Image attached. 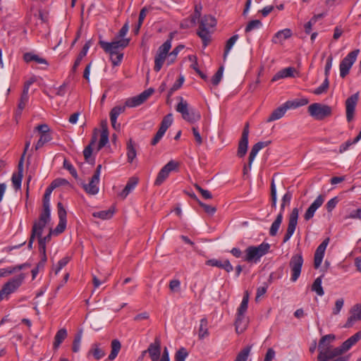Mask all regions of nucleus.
Wrapping results in <instances>:
<instances>
[{"label": "nucleus", "mask_w": 361, "mask_h": 361, "mask_svg": "<svg viewBox=\"0 0 361 361\" xmlns=\"http://www.w3.org/2000/svg\"><path fill=\"white\" fill-rule=\"evenodd\" d=\"M335 336L328 334L322 337L319 342V355L317 361H328L336 356L341 355L349 350L357 342L361 339V331H358L345 341L341 345L333 348L331 343L334 341Z\"/></svg>", "instance_id": "nucleus-1"}, {"label": "nucleus", "mask_w": 361, "mask_h": 361, "mask_svg": "<svg viewBox=\"0 0 361 361\" xmlns=\"http://www.w3.org/2000/svg\"><path fill=\"white\" fill-rule=\"evenodd\" d=\"M197 35L203 42L204 47H206L211 41V35L216 25V20L211 15L204 16L199 22Z\"/></svg>", "instance_id": "nucleus-2"}, {"label": "nucleus", "mask_w": 361, "mask_h": 361, "mask_svg": "<svg viewBox=\"0 0 361 361\" xmlns=\"http://www.w3.org/2000/svg\"><path fill=\"white\" fill-rule=\"evenodd\" d=\"M270 250V245L267 243H262L258 245L248 246L245 250L243 261L247 263H258L261 258L266 255Z\"/></svg>", "instance_id": "nucleus-3"}, {"label": "nucleus", "mask_w": 361, "mask_h": 361, "mask_svg": "<svg viewBox=\"0 0 361 361\" xmlns=\"http://www.w3.org/2000/svg\"><path fill=\"white\" fill-rule=\"evenodd\" d=\"M177 99L179 102L176 107V110L181 114L182 118L185 121L190 123H194L200 119V113L197 109L190 106L188 102L183 97H179Z\"/></svg>", "instance_id": "nucleus-4"}, {"label": "nucleus", "mask_w": 361, "mask_h": 361, "mask_svg": "<svg viewBox=\"0 0 361 361\" xmlns=\"http://www.w3.org/2000/svg\"><path fill=\"white\" fill-rule=\"evenodd\" d=\"M25 279V275L20 274L7 281L0 290V302L4 299H8V296L16 292L22 285Z\"/></svg>", "instance_id": "nucleus-5"}, {"label": "nucleus", "mask_w": 361, "mask_h": 361, "mask_svg": "<svg viewBox=\"0 0 361 361\" xmlns=\"http://www.w3.org/2000/svg\"><path fill=\"white\" fill-rule=\"evenodd\" d=\"M309 114L315 120L321 121L332 114V108L322 103H313L308 106Z\"/></svg>", "instance_id": "nucleus-6"}, {"label": "nucleus", "mask_w": 361, "mask_h": 361, "mask_svg": "<svg viewBox=\"0 0 361 361\" xmlns=\"http://www.w3.org/2000/svg\"><path fill=\"white\" fill-rule=\"evenodd\" d=\"M171 48V40H166L162 45H161L154 57V69L156 72H159L163 66L165 60L167 61L168 53Z\"/></svg>", "instance_id": "nucleus-7"}, {"label": "nucleus", "mask_w": 361, "mask_h": 361, "mask_svg": "<svg viewBox=\"0 0 361 361\" xmlns=\"http://www.w3.org/2000/svg\"><path fill=\"white\" fill-rule=\"evenodd\" d=\"M99 44L105 52L108 54H116V51H121L128 45L129 39H115L111 42H106L100 40L99 42Z\"/></svg>", "instance_id": "nucleus-8"}, {"label": "nucleus", "mask_w": 361, "mask_h": 361, "mask_svg": "<svg viewBox=\"0 0 361 361\" xmlns=\"http://www.w3.org/2000/svg\"><path fill=\"white\" fill-rule=\"evenodd\" d=\"M359 52V49L352 51L341 61L339 68L341 78H344L349 73L352 66L357 59Z\"/></svg>", "instance_id": "nucleus-9"}, {"label": "nucleus", "mask_w": 361, "mask_h": 361, "mask_svg": "<svg viewBox=\"0 0 361 361\" xmlns=\"http://www.w3.org/2000/svg\"><path fill=\"white\" fill-rule=\"evenodd\" d=\"M303 264V258L301 254H296L292 256L289 266L291 270V281L295 282L299 278L302 266Z\"/></svg>", "instance_id": "nucleus-10"}, {"label": "nucleus", "mask_w": 361, "mask_h": 361, "mask_svg": "<svg viewBox=\"0 0 361 361\" xmlns=\"http://www.w3.org/2000/svg\"><path fill=\"white\" fill-rule=\"evenodd\" d=\"M177 167V162L173 160L169 161L158 173L154 181V185L157 186L161 185L167 179L170 173L176 170Z\"/></svg>", "instance_id": "nucleus-11"}, {"label": "nucleus", "mask_w": 361, "mask_h": 361, "mask_svg": "<svg viewBox=\"0 0 361 361\" xmlns=\"http://www.w3.org/2000/svg\"><path fill=\"white\" fill-rule=\"evenodd\" d=\"M51 220V212L42 211L37 221L34 222L32 233L36 236L42 235L44 228Z\"/></svg>", "instance_id": "nucleus-12"}, {"label": "nucleus", "mask_w": 361, "mask_h": 361, "mask_svg": "<svg viewBox=\"0 0 361 361\" xmlns=\"http://www.w3.org/2000/svg\"><path fill=\"white\" fill-rule=\"evenodd\" d=\"M299 216V210L298 208H293L291 213L288 216V228L286 232V234L283 237V243H286L290 240V238L293 235L297 224H298V219Z\"/></svg>", "instance_id": "nucleus-13"}, {"label": "nucleus", "mask_w": 361, "mask_h": 361, "mask_svg": "<svg viewBox=\"0 0 361 361\" xmlns=\"http://www.w3.org/2000/svg\"><path fill=\"white\" fill-rule=\"evenodd\" d=\"M358 97L359 94L357 92L351 95L345 101L346 119L348 122L352 121L354 118V114L358 101Z\"/></svg>", "instance_id": "nucleus-14"}, {"label": "nucleus", "mask_w": 361, "mask_h": 361, "mask_svg": "<svg viewBox=\"0 0 361 361\" xmlns=\"http://www.w3.org/2000/svg\"><path fill=\"white\" fill-rule=\"evenodd\" d=\"M148 353L152 361H159L161 355V341L156 337L154 341L149 344L147 350L142 352V354Z\"/></svg>", "instance_id": "nucleus-15"}, {"label": "nucleus", "mask_w": 361, "mask_h": 361, "mask_svg": "<svg viewBox=\"0 0 361 361\" xmlns=\"http://www.w3.org/2000/svg\"><path fill=\"white\" fill-rule=\"evenodd\" d=\"M57 207L59 221L54 229V233L56 234H60L64 231L66 227V211L61 202L58 203Z\"/></svg>", "instance_id": "nucleus-16"}, {"label": "nucleus", "mask_w": 361, "mask_h": 361, "mask_svg": "<svg viewBox=\"0 0 361 361\" xmlns=\"http://www.w3.org/2000/svg\"><path fill=\"white\" fill-rule=\"evenodd\" d=\"M249 135V124L246 123L243 129L240 140L238 144L237 154L240 157H244L247 150Z\"/></svg>", "instance_id": "nucleus-17"}, {"label": "nucleus", "mask_w": 361, "mask_h": 361, "mask_svg": "<svg viewBox=\"0 0 361 361\" xmlns=\"http://www.w3.org/2000/svg\"><path fill=\"white\" fill-rule=\"evenodd\" d=\"M324 200L325 197L323 195H319L316 198V200L307 208L304 214V219L305 221H309L314 216L315 212L323 204Z\"/></svg>", "instance_id": "nucleus-18"}, {"label": "nucleus", "mask_w": 361, "mask_h": 361, "mask_svg": "<svg viewBox=\"0 0 361 361\" xmlns=\"http://www.w3.org/2000/svg\"><path fill=\"white\" fill-rule=\"evenodd\" d=\"M329 243V238H326L317 248L314 253V266L318 269L323 260L325 250Z\"/></svg>", "instance_id": "nucleus-19"}, {"label": "nucleus", "mask_w": 361, "mask_h": 361, "mask_svg": "<svg viewBox=\"0 0 361 361\" xmlns=\"http://www.w3.org/2000/svg\"><path fill=\"white\" fill-rule=\"evenodd\" d=\"M351 315L348 317L345 324V328H350L357 321L361 320V304L354 305L350 311Z\"/></svg>", "instance_id": "nucleus-20"}, {"label": "nucleus", "mask_w": 361, "mask_h": 361, "mask_svg": "<svg viewBox=\"0 0 361 361\" xmlns=\"http://www.w3.org/2000/svg\"><path fill=\"white\" fill-rule=\"evenodd\" d=\"M23 156L21 157L18 166V172L13 173L11 178V181L13 187L16 190H20L21 188V183L23 179Z\"/></svg>", "instance_id": "nucleus-21"}, {"label": "nucleus", "mask_w": 361, "mask_h": 361, "mask_svg": "<svg viewBox=\"0 0 361 361\" xmlns=\"http://www.w3.org/2000/svg\"><path fill=\"white\" fill-rule=\"evenodd\" d=\"M206 264L209 266L224 269L227 272H231L233 269V266L228 259L219 260L212 259L207 261Z\"/></svg>", "instance_id": "nucleus-22"}, {"label": "nucleus", "mask_w": 361, "mask_h": 361, "mask_svg": "<svg viewBox=\"0 0 361 361\" xmlns=\"http://www.w3.org/2000/svg\"><path fill=\"white\" fill-rule=\"evenodd\" d=\"M109 142V130L106 121H103L101 123V135L98 144L97 150L104 147Z\"/></svg>", "instance_id": "nucleus-23"}, {"label": "nucleus", "mask_w": 361, "mask_h": 361, "mask_svg": "<svg viewBox=\"0 0 361 361\" xmlns=\"http://www.w3.org/2000/svg\"><path fill=\"white\" fill-rule=\"evenodd\" d=\"M99 178L92 176L89 183L83 185V188L90 195H96L99 192Z\"/></svg>", "instance_id": "nucleus-24"}, {"label": "nucleus", "mask_w": 361, "mask_h": 361, "mask_svg": "<svg viewBox=\"0 0 361 361\" xmlns=\"http://www.w3.org/2000/svg\"><path fill=\"white\" fill-rule=\"evenodd\" d=\"M291 35V30L286 28L277 32L273 37L271 41L274 44H282L286 39L290 38Z\"/></svg>", "instance_id": "nucleus-25"}, {"label": "nucleus", "mask_w": 361, "mask_h": 361, "mask_svg": "<svg viewBox=\"0 0 361 361\" xmlns=\"http://www.w3.org/2000/svg\"><path fill=\"white\" fill-rule=\"evenodd\" d=\"M137 183L138 178L136 177H131L128 180L123 190L119 193V197L122 199H125L128 195V194L134 190Z\"/></svg>", "instance_id": "nucleus-26"}, {"label": "nucleus", "mask_w": 361, "mask_h": 361, "mask_svg": "<svg viewBox=\"0 0 361 361\" xmlns=\"http://www.w3.org/2000/svg\"><path fill=\"white\" fill-rule=\"evenodd\" d=\"M248 325V319L245 315L236 314L235 326V331L238 334L243 333Z\"/></svg>", "instance_id": "nucleus-27"}, {"label": "nucleus", "mask_w": 361, "mask_h": 361, "mask_svg": "<svg viewBox=\"0 0 361 361\" xmlns=\"http://www.w3.org/2000/svg\"><path fill=\"white\" fill-rule=\"evenodd\" d=\"M23 59L26 63H30L31 61H35L39 64H43L46 66H48V62L47 60L42 57H40L39 55L33 53V52H27L23 55Z\"/></svg>", "instance_id": "nucleus-28"}, {"label": "nucleus", "mask_w": 361, "mask_h": 361, "mask_svg": "<svg viewBox=\"0 0 361 361\" xmlns=\"http://www.w3.org/2000/svg\"><path fill=\"white\" fill-rule=\"evenodd\" d=\"M288 109L285 103L273 111L271 115L267 119V122H272L281 118L287 111Z\"/></svg>", "instance_id": "nucleus-29"}, {"label": "nucleus", "mask_w": 361, "mask_h": 361, "mask_svg": "<svg viewBox=\"0 0 361 361\" xmlns=\"http://www.w3.org/2000/svg\"><path fill=\"white\" fill-rule=\"evenodd\" d=\"M295 72V69L293 67H288L279 71L272 78V81H276L278 80L286 78L293 77V74Z\"/></svg>", "instance_id": "nucleus-30"}, {"label": "nucleus", "mask_w": 361, "mask_h": 361, "mask_svg": "<svg viewBox=\"0 0 361 361\" xmlns=\"http://www.w3.org/2000/svg\"><path fill=\"white\" fill-rule=\"evenodd\" d=\"M309 103V100L307 98H300V99H295L293 100H288L286 102H285V104L286 106V108L288 109H297L300 106H305Z\"/></svg>", "instance_id": "nucleus-31"}, {"label": "nucleus", "mask_w": 361, "mask_h": 361, "mask_svg": "<svg viewBox=\"0 0 361 361\" xmlns=\"http://www.w3.org/2000/svg\"><path fill=\"white\" fill-rule=\"evenodd\" d=\"M67 336V331L65 329H61L56 332L53 343V347L55 350L58 349L60 345L66 338Z\"/></svg>", "instance_id": "nucleus-32"}, {"label": "nucleus", "mask_w": 361, "mask_h": 361, "mask_svg": "<svg viewBox=\"0 0 361 361\" xmlns=\"http://www.w3.org/2000/svg\"><path fill=\"white\" fill-rule=\"evenodd\" d=\"M90 46H91L90 41H88L85 44V45L82 47V49L78 54V56L73 66V71L75 72L76 71L77 68L79 66L82 59L87 55V53Z\"/></svg>", "instance_id": "nucleus-33"}, {"label": "nucleus", "mask_w": 361, "mask_h": 361, "mask_svg": "<svg viewBox=\"0 0 361 361\" xmlns=\"http://www.w3.org/2000/svg\"><path fill=\"white\" fill-rule=\"evenodd\" d=\"M282 220H283V214H282V212H280L279 214L277 215L276 219L274 220V221L272 223L271 226V228H270V230H269V235L271 236H275L277 233H278V231L281 226V224L282 223Z\"/></svg>", "instance_id": "nucleus-34"}, {"label": "nucleus", "mask_w": 361, "mask_h": 361, "mask_svg": "<svg viewBox=\"0 0 361 361\" xmlns=\"http://www.w3.org/2000/svg\"><path fill=\"white\" fill-rule=\"evenodd\" d=\"M92 355L94 359L99 360L106 355L105 351L99 347V345L94 343L88 353V356Z\"/></svg>", "instance_id": "nucleus-35"}, {"label": "nucleus", "mask_w": 361, "mask_h": 361, "mask_svg": "<svg viewBox=\"0 0 361 361\" xmlns=\"http://www.w3.org/2000/svg\"><path fill=\"white\" fill-rule=\"evenodd\" d=\"M111 351L110 355L108 357V359L111 361V360H114L118 355V354L121 350V345L118 340L114 339L111 341Z\"/></svg>", "instance_id": "nucleus-36"}, {"label": "nucleus", "mask_w": 361, "mask_h": 361, "mask_svg": "<svg viewBox=\"0 0 361 361\" xmlns=\"http://www.w3.org/2000/svg\"><path fill=\"white\" fill-rule=\"evenodd\" d=\"M248 301H249V293H248V291H245L244 293V295H243V300L241 301V303L237 310L236 314L245 315V313H246L247 307H248Z\"/></svg>", "instance_id": "nucleus-37"}, {"label": "nucleus", "mask_w": 361, "mask_h": 361, "mask_svg": "<svg viewBox=\"0 0 361 361\" xmlns=\"http://www.w3.org/2000/svg\"><path fill=\"white\" fill-rule=\"evenodd\" d=\"M207 324L208 322L205 318H203L200 320V324L198 331V337L200 339H203L209 336V333L207 328Z\"/></svg>", "instance_id": "nucleus-38"}, {"label": "nucleus", "mask_w": 361, "mask_h": 361, "mask_svg": "<svg viewBox=\"0 0 361 361\" xmlns=\"http://www.w3.org/2000/svg\"><path fill=\"white\" fill-rule=\"evenodd\" d=\"M322 276H319L314 280L312 286V290L315 292L319 296H322L324 294V289L322 286Z\"/></svg>", "instance_id": "nucleus-39"}, {"label": "nucleus", "mask_w": 361, "mask_h": 361, "mask_svg": "<svg viewBox=\"0 0 361 361\" xmlns=\"http://www.w3.org/2000/svg\"><path fill=\"white\" fill-rule=\"evenodd\" d=\"M238 35H234L233 36H232L231 38H229L227 40V42L226 43L224 54V60H226L227 56L228 55L229 51H231V49H232V47H233V45L235 44L236 41L238 40Z\"/></svg>", "instance_id": "nucleus-40"}, {"label": "nucleus", "mask_w": 361, "mask_h": 361, "mask_svg": "<svg viewBox=\"0 0 361 361\" xmlns=\"http://www.w3.org/2000/svg\"><path fill=\"white\" fill-rule=\"evenodd\" d=\"M25 265H19L16 267H11L8 268L4 269H0V278L1 277H5L7 276H9L12 274L13 273L16 272V271L20 270L23 268Z\"/></svg>", "instance_id": "nucleus-41"}, {"label": "nucleus", "mask_w": 361, "mask_h": 361, "mask_svg": "<svg viewBox=\"0 0 361 361\" xmlns=\"http://www.w3.org/2000/svg\"><path fill=\"white\" fill-rule=\"evenodd\" d=\"M183 48H184L183 45H178L176 48H174L171 52L168 53V58H167V64L168 65L173 63L176 61L177 55Z\"/></svg>", "instance_id": "nucleus-42"}, {"label": "nucleus", "mask_w": 361, "mask_h": 361, "mask_svg": "<svg viewBox=\"0 0 361 361\" xmlns=\"http://www.w3.org/2000/svg\"><path fill=\"white\" fill-rule=\"evenodd\" d=\"M96 141H97V137H96V135H94V136H93L90 144L89 145H87L84 149L83 155H84L85 159L87 161H90V159L91 157V155L92 153V145H94L95 144Z\"/></svg>", "instance_id": "nucleus-43"}, {"label": "nucleus", "mask_w": 361, "mask_h": 361, "mask_svg": "<svg viewBox=\"0 0 361 361\" xmlns=\"http://www.w3.org/2000/svg\"><path fill=\"white\" fill-rule=\"evenodd\" d=\"M114 211L111 209L96 212L92 214L93 216L102 219L103 220L109 219L112 217Z\"/></svg>", "instance_id": "nucleus-44"}, {"label": "nucleus", "mask_w": 361, "mask_h": 361, "mask_svg": "<svg viewBox=\"0 0 361 361\" xmlns=\"http://www.w3.org/2000/svg\"><path fill=\"white\" fill-rule=\"evenodd\" d=\"M127 150L128 161L131 163L137 155L135 149L131 140L128 143Z\"/></svg>", "instance_id": "nucleus-45"}, {"label": "nucleus", "mask_w": 361, "mask_h": 361, "mask_svg": "<svg viewBox=\"0 0 361 361\" xmlns=\"http://www.w3.org/2000/svg\"><path fill=\"white\" fill-rule=\"evenodd\" d=\"M51 140V136L49 133L41 134L40 137L35 145V149L37 150L41 148L45 143Z\"/></svg>", "instance_id": "nucleus-46"}, {"label": "nucleus", "mask_w": 361, "mask_h": 361, "mask_svg": "<svg viewBox=\"0 0 361 361\" xmlns=\"http://www.w3.org/2000/svg\"><path fill=\"white\" fill-rule=\"evenodd\" d=\"M329 82L328 78H325L323 83L317 88L313 90V93L316 95H320L326 92L329 88Z\"/></svg>", "instance_id": "nucleus-47"}, {"label": "nucleus", "mask_w": 361, "mask_h": 361, "mask_svg": "<svg viewBox=\"0 0 361 361\" xmlns=\"http://www.w3.org/2000/svg\"><path fill=\"white\" fill-rule=\"evenodd\" d=\"M172 123L173 116L171 114H169L164 117L159 128L166 131L167 129L171 126Z\"/></svg>", "instance_id": "nucleus-48"}, {"label": "nucleus", "mask_w": 361, "mask_h": 361, "mask_svg": "<svg viewBox=\"0 0 361 361\" xmlns=\"http://www.w3.org/2000/svg\"><path fill=\"white\" fill-rule=\"evenodd\" d=\"M110 59L114 66H118L123 58V53L121 51H116V54H109Z\"/></svg>", "instance_id": "nucleus-49"}, {"label": "nucleus", "mask_w": 361, "mask_h": 361, "mask_svg": "<svg viewBox=\"0 0 361 361\" xmlns=\"http://www.w3.org/2000/svg\"><path fill=\"white\" fill-rule=\"evenodd\" d=\"M184 82V77L183 75H180L177 80L175 83L173 85V86L170 88L169 92H168V98L171 97V95L173 94V92L176 90H178L183 85Z\"/></svg>", "instance_id": "nucleus-50"}, {"label": "nucleus", "mask_w": 361, "mask_h": 361, "mask_svg": "<svg viewBox=\"0 0 361 361\" xmlns=\"http://www.w3.org/2000/svg\"><path fill=\"white\" fill-rule=\"evenodd\" d=\"M142 103H144V102L142 101L140 96L137 95L135 97L128 99L126 101V104L128 107H135V106H137L142 104Z\"/></svg>", "instance_id": "nucleus-51"}, {"label": "nucleus", "mask_w": 361, "mask_h": 361, "mask_svg": "<svg viewBox=\"0 0 361 361\" xmlns=\"http://www.w3.org/2000/svg\"><path fill=\"white\" fill-rule=\"evenodd\" d=\"M51 233V231H50L49 234L47 236H45L44 238H42V235L37 236L38 238L39 249L40 252H44L46 251V243L47 241L49 240Z\"/></svg>", "instance_id": "nucleus-52"}, {"label": "nucleus", "mask_w": 361, "mask_h": 361, "mask_svg": "<svg viewBox=\"0 0 361 361\" xmlns=\"http://www.w3.org/2000/svg\"><path fill=\"white\" fill-rule=\"evenodd\" d=\"M51 192L45 191V193L43 197V210L44 212H51L50 211V197H51Z\"/></svg>", "instance_id": "nucleus-53"}, {"label": "nucleus", "mask_w": 361, "mask_h": 361, "mask_svg": "<svg viewBox=\"0 0 361 361\" xmlns=\"http://www.w3.org/2000/svg\"><path fill=\"white\" fill-rule=\"evenodd\" d=\"M344 305V300L343 298H338L335 302V306L332 309V314L337 315L340 313Z\"/></svg>", "instance_id": "nucleus-54"}, {"label": "nucleus", "mask_w": 361, "mask_h": 361, "mask_svg": "<svg viewBox=\"0 0 361 361\" xmlns=\"http://www.w3.org/2000/svg\"><path fill=\"white\" fill-rule=\"evenodd\" d=\"M262 23L259 20H254L249 22L245 27V32H249L253 30L258 29L261 27Z\"/></svg>", "instance_id": "nucleus-55"}, {"label": "nucleus", "mask_w": 361, "mask_h": 361, "mask_svg": "<svg viewBox=\"0 0 361 361\" xmlns=\"http://www.w3.org/2000/svg\"><path fill=\"white\" fill-rule=\"evenodd\" d=\"M81 339L82 333H78L77 335H75L72 347V350L74 353H78L80 350Z\"/></svg>", "instance_id": "nucleus-56"}, {"label": "nucleus", "mask_w": 361, "mask_h": 361, "mask_svg": "<svg viewBox=\"0 0 361 361\" xmlns=\"http://www.w3.org/2000/svg\"><path fill=\"white\" fill-rule=\"evenodd\" d=\"M250 348H245L243 349L237 355L236 359L234 361H246L247 360Z\"/></svg>", "instance_id": "nucleus-57"}, {"label": "nucleus", "mask_w": 361, "mask_h": 361, "mask_svg": "<svg viewBox=\"0 0 361 361\" xmlns=\"http://www.w3.org/2000/svg\"><path fill=\"white\" fill-rule=\"evenodd\" d=\"M188 352L185 348H181L179 349L176 355H175V360L176 361H185V358L188 357Z\"/></svg>", "instance_id": "nucleus-58"}, {"label": "nucleus", "mask_w": 361, "mask_h": 361, "mask_svg": "<svg viewBox=\"0 0 361 361\" xmlns=\"http://www.w3.org/2000/svg\"><path fill=\"white\" fill-rule=\"evenodd\" d=\"M124 106H115L110 112V119H117L118 116L124 111Z\"/></svg>", "instance_id": "nucleus-59"}, {"label": "nucleus", "mask_w": 361, "mask_h": 361, "mask_svg": "<svg viewBox=\"0 0 361 361\" xmlns=\"http://www.w3.org/2000/svg\"><path fill=\"white\" fill-rule=\"evenodd\" d=\"M292 198V194L290 192H287L282 197V203L281 204V211L283 213L286 205L289 204Z\"/></svg>", "instance_id": "nucleus-60"}, {"label": "nucleus", "mask_w": 361, "mask_h": 361, "mask_svg": "<svg viewBox=\"0 0 361 361\" xmlns=\"http://www.w3.org/2000/svg\"><path fill=\"white\" fill-rule=\"evenodd\" d=\"M198 204H200V207H202L204 209V212L209 215H213L216 211V207L204 204L200 200H198Z\"/></svg>", "instance_id": "nucleus-61"}, {"label": "nucleus", "mask_w": 361, "mask_h": 361, "mask_svg": "<svg viewBox=\"0 0 361 361\" xmlns=\"http://www.w3.org/2000/svg\"><path fill=\"white\" fill-rule=\"evenodd\" d=\"M223 67H220L217 72L215 73L214 77L212 78V83L214 85H217L221 81L223 76Z\"/></svg>", "instance_id": "nucleus-62"}, {"label": "nucleus", "mask_w": 361, "mask_h": 361, "mask_svg": "<svg viewBox=\"0 0 361 361\" xmlns=\"http://www.w3.org/2000/svg\"><path fill=\"white\" fill-rule=\"evenodd\" d=\"M338 203V199L337 197H334L329 200L326 204V208L329 212H331Z\"/></svg>", "instance_id": "nucleus-63"}, {"label": "nucleus", "mask_w": 361, "mask_h": 361, "mask_svg": "<svg viewBox=\"0 0 361 361\" xmlns=\"http://www.w3.org/2000/svg\"><path fill=\"white\" fill-rule=\"evenodd\" d=\"M194 186L196 188V190H198L200 192V194L202 195V196L204 199L209 200V199H212V195L211 192L209 190H204V189L202 188L197 184H195Z\"/></svg>", "instance_id": "nucleus-64"}]
</instances>
